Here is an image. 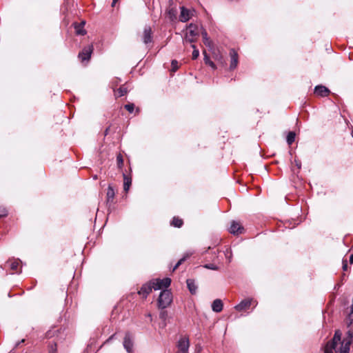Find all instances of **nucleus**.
Listing matches in <instances>:
<instances>
[{
  "label": "nucleus",
  "instance_id": "6",
  "mask_svg": "<svg viewBox=\"0 0 353 353\" xmlns=\"http://www.w3.org/2000/svg\"><path fill=\"white\" fill-rule=\"evenodd\" d=\"M190 347L189 339L186 337H183L179 339L177 345L178 352L177 353H188V349Z\"/></svg>",
  "mask_w": 353,
  "mask_h": 353
},
{
  "label": "nucleus",
  "instance_id": "11",
  "mask_svg": "<svg viewBox=\"0 0 353 353\" xmlns=\"http://www.w3.org/2000/svg\"><path fill=\"white\" fill-rule=\"evenodd\" d=\"M21 261L19 259H10L5 265H8L10 269L12 271V274L17 272L18 268L20 266Z\"/></svg>",
  "mask_w": 353,
  "mask_h": 353
},
{
  "label": "nucleus",
  "instance_id": "22",
  "mask_svg": "<svg viewBox=\"0 0 353 353\" xmlns=\"http://www.w3.org/2000/svg\"><path fill=\"white\" fill-rule=\"evenodd\" d=\"M114 190L110 185L108 186L107 190V199L108 201L112 200L114 197Z\"/></svg>",
  "mask_w": 353,
  "mask_h": 353
},
{
  "label": "nucleus",
  "instance_id": "8",
  "mask_svg": "<svg viewBox=\"0 0 353 353\" xmlns=\"http://www.w3.org/2000/svg\"><path fill=\"white\" fill-rule=\"evenodd\" d=\"M243 228L239 222L233 221L231 223V225L229 228V232L231 234L238 235L239 234L243 233Z\"/></svg>",
  "mask_w": 353,
  "mask_h": 353
},
{
  "label": "nucleus",
  "instance_id": "25",
  "mask_svg": "<svg viewBox=\"0 0 353 353\" xmlns=\"http://www.w3.org/2000/svg\"><path fill=\"white\" fill-rule=\"evenodd\" d=\"M117 97H122L124 96L128 92V89L124 85H122L117 90Z\"/></svg>",
  "mask_w": 353,
  "mask_h": 353
},
{
  "label": "nucleus",
  "instance_id": "4",
  "mask_svg": "<svg viewBox=\"0 0 353 353\" xmlns=\"http://www.w3.org/2000/svg\"><path fill=\"white\" fill-rule=\"evenodd\" d=\"M172 293L168 290H163L161 292L159 299L158 305L161 308L167 307L172 302Z\"/></svg>",
  "mask_w": 353,
  "mask_h": 353
},
{
  "label": "nucleus",
  "instance_id": "17",
  "mask_svg": "<svg viewBox=\"0 0 353 353\" xmlns=\"http://www.w3.org/2000/svg\"><path fill=\"white\" fill-rule=\"evenodd\" d=\"M186 282H187V285H188V290H190V292L192 294H196V290H197V285H196L194 281L192 279H188Z\"/></svg>",
  "mask_w": 353,
  "mask_h": 353
},
{
  "label": "nucleus",
  "instance_id": "13",
  "mask_svg": "<svg viewBox=\"0 0 353 353\" xmlns=\"http://www.w3.org/2000/svg\"><path fill=\"white\" fill-rule=\"evenodd\" d=\"M314 93L320 97H325L329 94L330 90L323 85H317L314 88Z\"/></svg>",
  "mask_w": 353,
  "mask_h": 353
},
{
  "label": "nucleus",
  "instance_id": "15",
  "mask_svg": "<svg viewBox=\"0 0 353 353\" xmlns=\"http://www.w3.org/2000/svg\"><path fill=\"white\" fill-rule=\"evenodd\" d=\"M167 17L170 21H174L177 16V10L175 8L170 7L166 12Z\"/></svg>",
  "mask_w": 353,
  "mask_h": 353
},
{
  "label": "nucleus",
  "instance_id": "28",
  "mask_svg": "<svg viewBox=\"0 0 353 353\" xmlns=\"http://www.w3.org/2000/svg\"><path fill=\"white\" fill-rule=\"evenodd\" d=\"M8 215V210L6 208L0 207V218L5 217Z\"/></svg>",
  "mask_w": 353,
  "mask_h": 353
},
{
  "label": "nucleus",
  "instance_id": "18",
  "mask_svg": "<svg viewBox=\"0 0 353 353\" xmlns=\"http://www.w3.org/2000/svg\"><path fill=\"white\" fill-rule=\"evenodd\" d=\"M85 22L83 21L79 24L74 25L75 32L79 35H83L85 33V31L83 28Z\"/></svg>",
  "mask_w": 353,
  "mask_h": 353
},
{
  "label": "nucleus",
  "instance_id": "39",
  "mask_svg": "<svg viewBox=\"0 0 353 353\" xmlns=\"http://www.w3.org/2000/svg\"><path fill=\"white\" fill-rule=\"evenodd\" d=\"M119 0H113L112 1V6L114 7L116 4V3Z\"/></svg>",
  "mask_w": 353,
  "mask_h": 353
},
{
  "label": "nucleus",
  "instance_id": "7",
  "mask_svg": "<svg viewBox=\"0 0 353 353\" xmlns=\"http://www.w3.org/2000/svg\"><path fill=\"white\" fill-rule=\"evenodd\" d=\"M124 348L128 353H131L133 350L132 337L130 333H126L123 343Z\"/></svg>",
  "mask_w": 353,
  "mask_h": 353
},
{
  "label": "nucleus",
  "instance_id": "1",
  "mask_svg": "<svg viewBox=\"0 0 353 353\" xmlns=\"http://www.w3.org/2000/svg\"><path fill=\"white\" fill-rule=\"evenodd\" d=\"M341 332L336 330L333 339L328 341L325 346V353H349L350 345L352 342L353 332L349 330L347 336L341 341Z\"/></svg>",
  "mask_w": 353,
  "mask_h": 353
},
{
  "label": "nucleus",
  "instance_id": "40",
  "mask_svg": "<svg viewBox=\"0 0 353 353\" xmlns=\"http://www.w3.org/2000/svg\"><path fill=\"white\" fill-rule=\"evenodd\" d=\"M50 353H55V349H54L52 346L51 350L50 351Z\"/></svg>",
  "mask_w": 353,
  "mask_h": 353
},
{
  "label": "nucleus",
  "instance_id": "36",
  "mask_svg": "<svg viewBox=\"0 0 353 353\" xmlns=\"http://www.w3.org/2000/svg\"><path fill=\"white\" fill-rule=\"evenodd\" d=\"M296 165L297 166L298 169H300L301 167V163L299 161L295 160Z\"/></svg>",
  "mask_w": 353,
  "mask_h": 353
},
{
  "label": "nucleus",
  "instance_id": "33",
  "mask_svg": "<svg viewBox=\"0 0 353 353\" xmlns=\"http://www.w3.org/2000/svg\"><path fill=\"white\" fill-rule=\"evenodd\" d=\"M343 270L344 271H346L347 270V261L343 260Z\"/></svg>",
  "mask_w": 353,
  "mask_h": 353
},
{
  "label": "nucleus",
  "instance_id": "38",
  "mask_svg": "<svg viewBox=\"0 0 353 353\" xmlns=\"http://www.w3.org/2000/svg\"><path fill=\"white\" fill-rule=\"evenodd\" d=\"M350 263L351 264H352V263H353V254H351V255H350Z\"/></svg>",
  "mask_w": 353,
  "mask_h": 353
},
{
  "label": "nucleus",
  "instance_id": "41",
  "mask_svg": "<svg viewBox=\"0 0 353 353\" xmlns=\"http://www.w3.org/2000/svg\"><path fill=\"white\" fill-rule=\"evenodd\" d=\"M109 130V128H108L105 131V135L108 134Z\"/></svg>",
  "mask_w": 353,
  "mask_h": 353
},
{
  "label": "nucleus",
  "instance_id": "27",
  "mask_svg": "<svg viewBox=\"0 0 353 353\" xmlns=\"http://www.w3.org/2000/svg\"><path fill=\"white\" fill-rule=\"evenodd\" d=\"M194 48V50L192 52V59H196L199 55V51L198 49H196V46H192Z\"/></svg>",
  "mask_w": 353,
  "mask_h": 353
},
{
  "label": "nucleus",
  "instance_id": "24",
  "mask_svg": "<svg viewBox=\"0 0 353 353\" xmlns=\"http://www.w3.org/2000/svg\"><path fill=\"white\" fill-rule=\"evenodd\" d=\"M295 133L294 132H290L287 136V143L288 145H291L295 139Z\"/></svg>",
  "mask_w": 353,
  "mask_h": 353
},
{
  "label": "nucleus",
  "instance_id": "37",
  "mask_svg": "<svg viewBox=\"0 0 353 353\" xmlns=\"http://www.w3.org/2000/svg\"><path fill=\"white\" fill-rule=\"evenodd\" d=\"M202 34H203V39H205V43H206L208 41L207 33L203 32Z\"/></svg>",
  "mask_w": 353,
  "mask_h": 353
},
{
  "label": "nucleus",
  "instance_id": "42",
  "mask_svg": "<svg viewBox=\"0 0 353 353\" xmlns=\"http://www.w3.org/2000/svg\"><path fill=\"white\" fill-rule=\"evenodd\" d=\"M350 314H353V305L351 306L350 313Z\"/></svg>",
  "mask_w": 353,
  "mask_h": 353
},
{
  "label": "nucleus",
  "instance_id": "44",
  "mask_svg": "<svg viewBox=\"0 0 353 353\" xmlns=\"http://www.w3.org/2000/svg\"><path fill=\"white\" fill-rule=\"evenodd\" d=\"M352 305H353V297H352Z\"/></svg>",
  "mask_w": 353,
  "mask_h": 353
},
{
  "label": "nucleus",
  "instance_id": "30",
  "mask_svg": "<svg viewBox=\"0 0 353 353\" xmlns=\"http://www.w3.org/2000/svg\"><path fill=\"white\" fill-rule=\"evenodd\" d=\"M125 108L130 113H132L134 108V105L133 103L126 104L125 105Z\"/></svg>",
  "mask_w": 353,
  "mask_h": 353
},
{
  "label": "nucleus",
  "instance_id": "32",
  "mask_svg": "<svg viewBox=\"0 0 353 353\" xmlns=\"http://www.w3.org/2000/svg\"><path fill=\"white\" fill-rule=\"evenodd\" d=\"M228 253H229V250H227L226 253H225V256H226V258L228 259V261L230 262L231 261V259H232V253H231V252H230V254L228 255Z\"/></svg>",
  "mask_w": 353,
  "mask_h": 353
},
{
  "label": "nucleus",
  "instance_id": "20",
  "mask_svg": "<svg viewBox=\"0 0 353 353\" xmlns=\"http://www.w3.org/2000/svg\"><path fill=\"white\" fill-rule=\"evenodd\" d=\"M192 254V252H186L184 256L176 263V264L173 268L172 271H174L178 267L185 261L188 258H189Z\"/></svg>",
  "mask_w": 353,
  "mask_h": 353
},
{
  "label": "nucleus",
  "instance_id": "14",
  "mask_svg": "<svg viewBox=\"0 0 353 353\" xmlns=\"http://www.w3.org/2000/svg\"><path fill=\"white\" fill-rule=\"evenodd\" d=\"M212 309L215 312H220L223 310V303L221 299H215L212 304Z\"/></svg>",
  "mask_w": 353,
  "mask_h": 353
},
{
  "label": "nucleus",
  "instance_id": "29",
  "mask_svg": "<svg viewBox=\"0 0 353 353\" xmlns=\"http://www.w3.org/2000/svg\"><path fill=\"white\" fill-rule=\"evenodd\" d=\"M172 71L175 72L179 68L178 62L176 60L172 61Z\"/></svg>",
  "mask_w": 353,
  "mask_h": 353
},
{
  "label": "nucleus",
  "instance_id": "35",
  "mask_svg": "<svg viewBox=\"0 0 353 353\" xmlns=\"http://www.w3.org/2000/svg\"><path fill=\"white\" fill-rule=\"evenodd\" d=\"M115 334H112L111 336H110L104 343V344L108 343L114 337Z\"/></svg>",
  "mask_w": 353,
  "mask_h": 353
},
{
  "label": "nucleus",
  "instance_id": "23",
  "mask_svg": "<svg viewBox=\"0 0 353 353\" xmlns=\"http://www.w3.org/2000/svg\"><path fill=\"white\" fill-rule=\"evenodd\" d=\"M171 225L174 227L180 228L183 225V221L179 217H174L171 222Z\"/></svg>",
  "mask_w": 353,
  "mask_h": 353
},
{
  "label": "nucleus",
  "instance_id": "34",
  "mask_svg": "<svg viewBox=\"0 0 353 353\" xmlns=\"http://www.w3.org/2000/svg\"><path fill=\"white\" fill-rule=\"evenodd\" d=\"M348 319L350 320L349 325L353 323V314H349Z\"/></svg>",
  "mask_w": 353,
  "mask_h": 353
},
{
  "label": "nucleus",
  "instance_id": "16",
  "mask_svg": "<svg viewBox=\"0 0 353 353\" xmlns=\"http://www.w3.org/2000/svg\"><path fill=\"white\" fill-rule=\"evenodd\" d=\"M123 190L125 192H128L129 190L131 183H132V179L130 176H128L125 174H123Z\"/></svg>",
  "mask_w": 353,
  "mask_h": 353
},
{
  "label": "nucleus",
  "instance_id": "10",
  "mask_svg": "<svg viewBox=\"0 0 353 353\" xmlns=\"http://www.w3.org/2000/svg\"><path fill=\"white\" fill-rule=\"evenodd\" d=\"M230 69L234 70L236 68V66L238 65V62H239L238 54L234 49H232L230 52Z\"/></svg>",
  "mask_w": 353,
  "mask_h": 353
},
{
  "label": "nucleus",
  "instance_id": "31",
  "mask_svg": "<svg viewBox=\"0 0 353 353\" xmlns=\"http://www.w3.org/2000/svg\"><path fill=\"white\" fill-rule=\"evenodd\" d=\"M205 268L216 270L218 269L217 266L214 264H206L204 265Z\"/></svg>",
  "mask_w": 353,
  "mask_h": 353
},
{
  "label": "nucleus",
  "instance_id": "43",
  "mask_svg": "<svg viewBox=\"0 0 353 353\" xmlns=\"http://www.w3.org/2000/svg\"><path fill=\"white\" fill-rule=\"evenodd\" d=\"M209 47L210 48V50H211L213 47H214V46L209 45Z\"/></svg>",
  "mask_w": 353,
  "mask_h": 353
},
{
  "label": "nucleus",
  "instance_id": "3",
  "mask_svg": "<svg viewBox=\"0 0 353 353\" xmlns=\"http://www.w3.org/2000/svg\"><path fill=\"white\" fill-rule=\"evenodd\" d=\"M201 28L195 24H190L185 30V39L186 42L194 43L196 41Z\"/></svg>",
  "mask_w": 353,
  "mask_h": 353
},
{
  "label": "nucleus",
  "instance_id": "9",
  "mask_svg": "<svg viewBox=\"0 0 353 353\" xmlns=\"http://www.w3.org/2000/svg\"><path fill=\"white\" fill-rule=\"evenodd\" d=\"M254 301L252 299L243 300L239 304L236 305L234 308L237 311H244L248 310Z\"/></svg>",
  "mask_w": 353,
  "mask_h": 353
},
{
  "label": "nucleus",
  "instance_id": "21",
  "mask_svg": "<svg viewBox=\"0 0 353 353\" xmlns=\"http://www.w3.org/2000/svg\"><path fill=\"white\" fill-rule=\"evenodd\" d=\"M203 53L204 54V61L205 64L210 65L212 69H215V64L210 59V57L208 56L206 51L203 50Z\"/></svg>",
  "mask_w": 353,
  "mask_h": 353
},
{
  "label": "nucleus",
  "instance_id": "12",
  "mask_svg": "<svg viewBox=\"0 0 353 353\" xmlns=\"http://www.w3.org/2000/svg\"><path fill=\"white\" fill-rule=\"evenodd\" d=\"M181 9L179 19L182 22H185L192 17V13L190 10L185 9L184 7H181Z\"/></svg>",
  "mask_w": 353,
  "mask_h": 353
},
{
  "label": "nucleus",
  "instance_id": "19",
  "mask_svg": "<svg viewBox=\"0 0 353 353\" xmlns=\"http://www.w3.org/2000/svg\"><path fill=\"white\" fill-rule=\"evenodd\" d=\"M143 42L145 44L152 42L150 28L145 29L144 34H143Z\"/></svg>",
  "mask_w": 353,
  "mask_h": 353
},
{
  "label": "nucleus",
  "instance_id": "5",
  "mask_svg": "<svg viewBox=\"0 0 353 353\" xmlns=\"http://www.w3.org/2000/svg\"><path fill=\"white\" fill-rule=\"evenodd\" d=\"M92 51V46H85L83 50L79 53V58L81 59V61L82 63H84L85 61L88 62L90 58Z\"/></svg>",
  "mask_w": 353,
  "mask_h": 353
},
{
  "label": "nucleus",
  "instance_id": "26",
  "mask_svg": "<svg viewBox=\"0 0 353 353\" xmlns=\"http://www.w3.org/2000/svg\"><path fill=\"white\" fill-rule=\"evenodd\" d=\"M117 162L119 168H121L123 165V159L121 154H119L117 157Z\"/></svg>",
  "mask_w": 353,
  "mask_h": 353
},
{
  "label": "nucleus",
  "instance_id": "2",
  "mask_svg": "<svg viewBox=\"0 0 353 353\" xmlns=\"http://www.w3.org/2000/svg\"><path fill=\"white\" fill-rule=\"evenodd\" d=\"M170 283L171 279L169 278H165L163 279H154L150 281L149 283L143 285L138 293L140 295H143V297H146L151 292L152 289L158 290L163 288H167L170 286Z\"/></svg>",
  "mask_w": 353,
  "mask_h": 353
}]
</instances>
